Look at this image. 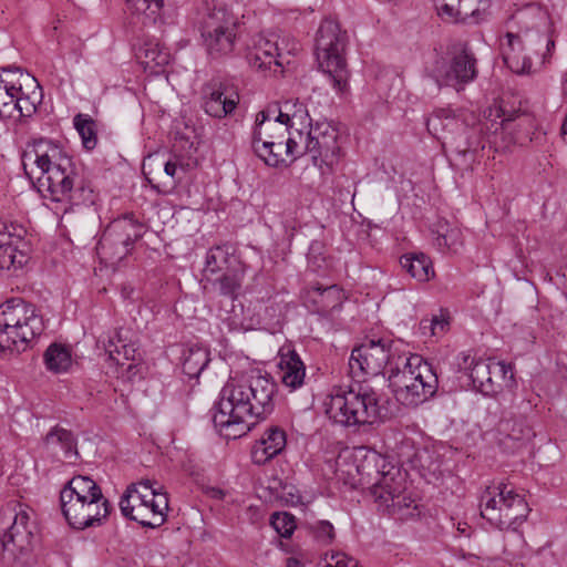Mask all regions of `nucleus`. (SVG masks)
I'll return each instance as SVG.
<instances>
[{
    "mask_svg": "<svg viewBox=\"0 0 567 567\" xmlns=\"http://www.w3.org/2000/svg\"><path fill=\"white\" fill-rule=\"evenodd\" d=\"M276 392L277 384L269 375L230 378L214 406V426L227 440L246 435L274 411Z\"/></svg>",
    "mask_w": 567,
    "mask_h": 567,
    "instance_id": "nucleus-1",
    "label": "nucleus"
},
{
    "mask_svg": "<svg viewBox=\"0 0 567 567\" xmlns=\"http://www.w3.org/2000/svg\"><path fill=\"white\" fill-rule=\"evenodd\" d=\"M41 175L38 177L39 190L43 198L54 206L55 214L62 216L74 206L94 203V192L90 183L79 173L72 157L50 141H39L25 154Z\"/></svg>",
    "mask_w": 567,
    "mask_h": 567,
    "instance_id": "nucleus-2",
    "label": "nucleus"
},
{
    "mask_svg": "<svg viewBox=\"0 0 567 567\" xmlns=\"http://www.w3.org/2000/svg\"><path fill=\"white\" fill-rule=\"evenodd\" d=\"M548 12L545 8L536 3H529L519 9L514 16L513 20L519 27L517 32L508 31L505 35L506 42L502 43V52L505 64L509 70L517 74L528 73L532 69V56L525 51L539 54L533 48L535 40L545 42L547 50L549 45L554 47V41L543 38L536 32L530 34L532 30L538 31L542 27L548 23Z\"/></svg>",
    "mask_w": 567,
    "mask_h": 567,
    "instance_id": "nucleus-3",
    "label": "nucleus"
},
{
    "mask_svg": "<svg viewBox=\"0 0 567 567\" xmlns=\"http://www.w3.org/2000/svg\"><path fill=\"white\" fill-rule=\"evenodd\" d=\"M62 514L79 530L101 525L110 514L109 501L89 476H74L60 493Z\"/></svg>",
    "mask_w": 567,
    "mask_h": 567,
    "instance_id": "nucleus-4",
    "label": "nucleus"
},
{
    "mask_svg": "<svg viewBox=\"0 0 567 567\" xmlns=\"http://www.w3.org/2000/svg\"><path fill=\"white\" fill-rule=\"evenodd\" d=\"M380 396L370 386L358 382L348 389L337 386L324 400V412L336 424L350 427L373 424L380 414Z\"/></svg>",
    "mask_w": 567,
    "mask_h": 567,
    "instance_id": "nucleus-5",
    "label": "nucleus"
},
{
    "mask_svg": "<svg viewBox=\"0 0 567 567\" xmlns=\"http://www.w3.org/2000/svg\"><path fill=\"white\" fill-rule=\"evenodd\" d=\"M394 364L390 368L389 383L400 403L417 406L436 393L437 375L421 355H398Z\"/></svg>",
    "mask_w": 567,
    "mask_h": 567,
    "instance_id": "nucleus-6",
    "label": "nucleus"
},
{
    "mask_svg": "<svg viewBox=\"0 0 567 567\" xmlns=\"http://www.w3.org/2000/svg\"><path fill=\"white\" fill-rule=\"evenodd\" d=\"M482 141L486 138L496 150H508L513 145H525L532 141L536 124L532 114L522 109H507L494 104L478 120Z\"/></svg>",
    "mask_w": 567,
    "mask_h": 567,
    "instance_id": "nucleus-7",
    "label": "nucleus"
},
{
    "mask_svg": "<svg viewBox=\"0 0 567 567\" xmlns=\"http://www.w3.org/2000/svg\"><path fill=\"white\" fill-rule=\"evenodd\" d=\"M43 330V317L34 305L21 298L0 305V353L25 350Z\"/></svg>",
    "mask_w": 567,
    "mask_h": 567,
    "instance_id": "nucleus-8",
    "label": "nucleus"
},
{
    "mask_svg": "<svg viewBox=\"0 0 567 567\" xmlns=\"http://www.w3.org/2000/svg\"><path fill=\"white\" fill-rule=\"evenodd\" d=\"M0 118L30 117L41 100V89L34 76L20 69H1Z\"/></svg>",
    "mask_w": 567,
    "mask_h": 567,
    "instance_id": "nucleus-9",
    "label": "nucleus"
},
{
    "mask_svg": "<svg viewBox=\"0 0 567 567\" xmlns=\"http://www.w3.org/2000/svg\"><path fill=\"white\" fill-rule=\"evenodd\" d=\"M480 509L483 518L502 530H516L529 513L525 497L503 482H493L483 489Z\"/></svg>",
    "mask_w": 567,
    "mask_h": 567,
    "instance_id": "nucleus-10",
    "label": "nucleus"
},
{
    "mask_svg": "<svg viewBox=\"0 0 567 567\" xmlns=\"http://www.w3.org/2000/svg\"><path fill=\"white\" fill-rule=\"evenodd\" d=\"M150 480L131 484L120 501L122 514L144 527L156 528L166 520L167 494Z\"/></svg>",
    "mask_w": 567,
    "mask_h": 567,
    "instance_id": "nucleus-11",
    "label": "nucleus"
},
{
    "mask_svg": "<svg viewBox=\"0 0 567 567\" xmlns=\"http://www.w3.org/2000/svg\"><path fill=\"white\" fill-rule=\"evenodd\" d=\"M426 127L432 136L443 143H454L458 137H464V147L461 144L456 146L463 156L473 157V151L484 147L478 121L472 112L456 114L450 107L435 109L426 118Z\"/></svg>",
    "mask_w": 567,
    "mask_h": 567,
    "instance_id": "nucleus-12",
    "label": "nucleus"
},
{
    "mask_svg": "<svg viewBox=\"0 0 567 567\" xmlns=\"http://www.w3.org/2000/svg\"><path fill=\"white\" fill-rule=\"evenodd\" d=\"M346 32L338 22L326 19L321 22L316 37V56L319 68L324 72L332 86L340 93L348 90L349 72L344 59Z\"/></svg>",
    "mask_w": 567,
    "mask_h": 567,
    "instance_id": "nucleus-13",
    "label": "nucleus"
},
{
    "mask_svg": "<svg viewBox=\"0 0 567 567\" xmlns=\"http://www.w3.org/2000/svg\"><path fill=\"white\" fill-rule=\"evenodd\" d=\"M427 72L437 85L458 92L476 79L477 60L467 43L457 42L450 45L445 53L437 54L427 66Z\"/></svg>",
    "mask_w": 567,
    "mask_h": 567,
    "instance_id": "nucleus-14",
    "label": "nucleus"
},
{
    "mask_svg": "<svg viewBox=\"0 0 567 567\" xmlns=\"http://www.w3.org/2000/svg\"><path fill=\"white\" fill-rule=\"evenodd\" d=\"M142 236L143 225L132 216H123L106 227L96 246V252L102 262L113 266L132 251Z\"/></svg>",
    "mask_w": 567,
    "mask_h": 567,
    "instance_id": "nucleus-15",
    "label": "nucleus"
},
{
    "mask_svg": "<svg viewBox=\"0 0 567 567\" xmlns=\"http://www.w3.org/2000/svg\"><path fill=\"white\" fill-rule=\"evenodd\" d=\"M394 342L388 338L368 339L355 347L349 359V371L353 379L379 375L389 364L391 368L396 358Z\"/></svg>",
    "mask_w": 567,
    "mask_h": 567,
    "instance_id": "nucleus-16",
    "label": "nucleus"
},
{
    "mask_svg": "<svg viewBox=\"0 0 567 567\" xmlns=\"http://www.w3.org/2000/svg\"><path fill=\"white\" fill-rule=\"evenodd\" d=\"M286 39L279 41L272 37L259 34L255 37L251 44L247 48L246 60L249 66L259 72L281 73L286 60V54H295L299 50V43L295 40L288 41L285 47Z\"/></svg>",
    "mask_w": 567,
    "mask_h": 567,
    "instance_id": "nucleus-17",
    "label": "nucleus"
},
{
    "mask_svg": "<svg viewBox=\"0 0 567 567\" xmlns=\"http://www.w3.org/2000/svg\"><path fill=\"white\" fill-rule=\"evenodd\" d=\"M200 30L203 44L212 59L227 56L234 51L236 24L225 9L215 8L208 12Z\"/></svg>",
    "mask_w": 567,
    "mask_h": 567,
    "instance_id": "nucleus-18",
    "label": "nucleus"
},
{
    "mask_svg": "<svg viewBox=\"0 0 567 567\" xmlns=\"http://www.w3.org/2000/svg\"><path fill=\"white\" fill-rule=\"evenodd\" d=\"M33 534L30 514L22 505L8 506L0 512V543L3 550L16 556L30 549Z\"/></svg>",
    "mask_w": 567,
    "mask_h": 567,
    "instance_id": "nucleus-19",
    "label": "nucleus"
},
{
    "mask_svg": "<svg viewBox=\"0 0 567 567\" xmlns=\"http://www.w3.org/2000/svg\"><path fill=\"white\" fill-rule=\"evenodd\" d=\"M312 140L310 156L322 174L330 173L341 157L338 130L327 121H317L309 127Z\"/></svg>",
    "mask_w": 567,
    "mask_h": 567,
    "instance_id": "nucleus-20",
    "label": "nucleus"
},
{
    "mask_svg": "<svg viewBox=\"0 0 567 567\" xmlns=\"http://www.w3.org/2000/svg\"><path fill=\"white\" fill-rule=\"evenodd\" d=\"M405 476L398 466L390 464L371 488L375 501L386 509L399 511L409 507L411 499L405 495Z\"/></svg>",
    "mask_w": 567,
    "mask_h": 567,
    "instance_id": "nucleus-21",
    "label": "nucleus"
},
{
    "mask_svg": "<svg viewBox=\"0 0 567 567\" xmlns=\"http://www.w3.org/2000/svg\"><path fill=\"white\" fill-rule=\"evenodd\" d=\"M22 225L0 218V270H18L28 261Z\"/></svg>",
    "mask_w": 567,
    "mask_h": 567,
    "instance_id": "nucleus-22",
    "label": "nucleus"
},
{
    "mask_svg": "<svg viewBox=\"0 0 567 567\" xmlns=\"http://www.w3.org/2000/svg\"><path fill=\"white\" fill-rule=\"evenodd\" d=\"M200 101L207 115L220 120L236 110L239 94L234 86L214 79L203 85Z\"/></svg>",
    "mask_w": 567,
    "mask_h": 567,
    "instance_id": "nucleus-23",
    "label": "nucleus"
},
{
    "mask_svg": "<svg viewBox=\"0 0 567 567\" xmlns=\"http://www.w3.org/2000/svg\"><path fill=\"white\" fill-rule=\"evenodd\" d=\"M278 375L281 383L291 391L305 383L306 365L291 343L284 344L278 351Z\"/></svg>",
    "mask_w": 567,
    "mask_h": 567,
    "instance_id": "nucleus-24",
    "label": "nucleus"
},
{
    "mask_svg": "<svg viewBox=\"0 0 567 567\" xmlns=\"http://www.w3.org/2000/svg\"><path fill=\"white\" fill-rule=\"evenodd\" d=\"M460 368L468 371L473 386L484 395L497 392V386L492 378L494 374L493 361L472 358L470 354L463 353Z\"/></svg>",
    "mask_w": 567,
    "mask_h": 567,
    "instance_id": "nucleus-25",
    "label": "nucleus"
},
{
    "mask_svg": "<svg viewBox=\"0 0 567 567\" xmlns=\"http://www.w3.org/2000/svg\"><path fill=\"white\" fill-rule=\"evenodd\" d=\"M287 435L279 426L268 427L260 440L252 446L251 457L254 463L262 465L279 455L286 447Z\"/></svg>",
    "mask_w": 567,
    "mask_h": 567,
    "instance_id": "nucleus-26",
    "label": "nucleus"
},
{
    "mask_svg": "<svg viewBox=\"0 0 567 567\" xmlns=\"http://www.w3.org/2000/svg\"><path fill=\"white\" fill-rule=\"evenodd\" d=\"M275 110L270 107L256 114L255 126L251 136V144H261L265 140L284 141L286 128L276 117L272 118Z\"/></svg>",
    "mask_w": 567,
    "mask_h": 567,
    "instance_id": "nucleus-27",
    "label": "nucleus"
},
{
    "mask_svg": "<svg viewBox=\"0 0 567 567\" xmlns=\"http://www.w3.org/2000/svg\"><path fill=\"white\" fill-rule=\"evenodd\" d=\"M276 120L279 121V124L285 125V128H309L312 123L307 106L298 99L284 101L279 106Z\"/></svg>",
    "mask_w": 567,
    "mask_h": 567,
    "instance_id": "nucleus-28",
    "label": "nucleus"
},
{
    "mask_svg": "<svg viewBox=\"0 0 567 567\" xmlns=\"http://www.w3.org/2000/svg\"><path fill=\"white\" fill-rule=\"evenodd\" d=\"M136 56L150 73H159L171 59L168 51L155 39L145 40Z\"/></svg>",
    "mask_w": 567,
    "mask_h": 567,
    "instance_id": "nucleus-29",
    "label": "nucleus"
},
{
    "mask_svg": "<svg viewBox=\"0 0 567 567\" xmlns=\"http://www.w3.org/2000/svg\"><path fill=\"white\" fill-rule=\"evenodd\" d=\"M390 464L381 454L374 451H367L357 465V471L361 476V482L370 485V488H372L375 481L381 478V475H383V472H385Z\"/></svg>",
    "mask_w": 567,
    "mask_h": 567,
    "instance_id": "nucleus-30",
    "label": "nucleus"
},
{
    "mask_svg": "<svg viewBox=\"0 0 567 567\" xmlns=\"http://www.w3.org/2000/svg\"><path fill=\"white\" fill-rule=\"evenodd\" d=\"M43 361L48 371L60 374L66 373L73 367L71 349L61 343H51L43 353Z\"/></svg>",
    "mask_w": 567,
    "mask_h": 567,
    "instance_id": "nucleus-31",
    "label": "nucleus"
},
{
    "mask_svg": "<svg viewBox=\"0 0 567 567\" xmlns=\"http://www.w3.org/2000/svg\"><path fill=\"white\" fill-rule=\"evenodd\" d=\"M286 133H288V137L284 141L285 155H287L289 163H293L297 158L306 154L310 155L312 140L309 128H286Z\"/></svg>",
    "mask_w": 567,
    "mask_h": 567,
    "instance_id": "nucleus-32",
    "label": "nucleus"
},
{
    "mask_svg": "<svg viewBox=\"0 0 567 567\" xmlns=\"http://www.w3.org/2000/svg\"><path fill=\"white\" fill-rule=\"evenodd\" d=\"M235 262H237V259L229 251L228 246L213 247L206 255L204 276L207 280H210V276L231 269V265Z\"/></svg>",
    "mask_w": 567,
    "mask_h": 567,
    "instance_id": "nucleus-33",
    "label": "nucleus"
},
{
    "mask_svg": "<svg viewBox=\"0 0 567 567\" xmlns=\"http://www.w3.org/2000/svg\"><path fill=\"white\" fill-rule=\"evenodd\" d=\"M254 153L270 167L288 166L287 155H285L284 141L265 140L261 144L252 143Z\"/></svg>",
    "mask_w": 567,
    "mask_h": 567,
    "instance_id": "nucleus-34",
    "label": "nucleus"
},
{
    "mask_svg": "<svg viewBox=\"0 0 567 567\" xmlns=\"http://www.w3.org/2000/svg\"><path fill=\"white\" fill-rule=\"evenodd\" d=\"M400 264L417 281H429L434 277L432 261L422 252L404 255L401 257Z\"/></svg>",
    "mask_w": 567,
    "mask_h": 567,
    "instance_id": "nucleus-35",
    "label": "nucleus"
},
{
    "mask_svg": "<svg viewBox=\"0 0 567 567\" xmlns=\"http://www.w3.org/2000/svg\"><path fill=\"white\" fill-rule=\"evenodd\" d=\"M497 430L499 434L515 441H529L535 434L525 417L504 416L501 419Z\"/></svg>",
    "mask_w": 567,
    "mask_h": 567,
    "instance_id": "nucleus-36",
    "label": "nucleus"
},
{
    "mask_svg": "<svg viewBox=\"0 0 567 567\" xmlns=\"http://www.w3.org/2000/svg\"><path fill=\"white\" fill-rule=\"evenodd\" d=\"M209 351L205 347L193 346L183 352V371L189 378H197L209 363Z\"/></svg>",
    "mask_w": 567,
    "mask_h": 567,
    "instance_id": "nucleus-37",
    "label": "nucleus"
},
{
    "mask_svg": "<svg viewBox=\"0 0 567 567\" xmlns=\"http://www.w3.org/2000/svg\"><path fill=\"white\" fill-rule=\"evenodd\" d=\"M44 445L52 451L61 450L69 457L75 453V436L71 431L55 425L45 435Z\"/></svg>",
    "mask_w": 567,
    "mask_h": 567,
    "instance_id": "nucleus-38",
    "label": "nucleus"
},
{
    "mask_svg": "<svg viewBox=\"0 0 567 567\" xmlns=\"http://www.w3.org/2000/svg\"><path fill=\"white\" fill-rule=\"evenodd\" d=\"M73 124L81 137L83 147L87 151L94 150L97 144L95 121L87 114L79 113L73 117Z\"/></svg>",
    "mask_w": 567,
    "mask_h": 567,
    "instance_id": "nucleus-39",
    "label": "nucleus"
},
{
    "mask_svg": "<svg viewBox=\"0 0 567 567\" xmlns=\"http://www.w3.org/2000/svg\"><path fill=\"white\" fill-rule=\"evenodd\" d=\"M435 244L441 250H447L452 254H457L463 247V234L457 227H450L449 225L442 226L439 231Z\"/></svg>",
    "mask_w": 567,
    "mask_h": 567,
    "instance_id": "nucleus-40",
    "label": "nucleus"
},
{
    "mask_svg": "<svg viewBox=\"0 0 567 567\" xmlns=\"http://www.w3.org/2000/svg\"><path fill=\"white\" fill-rule=\"evenodd\" d=\"M244 274L237 269H229L214 281L221 296L235 298L241 287Z\"/></svg>",
    "mask_w": 567,
    "mask_h": 567,
    "instance_id": "nucleus-41",
    "label": "nucleus"
},
{
    "mask_svg": "<svg viewBox=\"0 0 567 567\" xmlns=\"http://www.w3.org/2000/svg\"><path fill=\"white\" fill-rule=\"evenodd\" d=\"M126 4L135 13L144 14L155 22L161 17L164 0H126Z\"/></svg>",
    "mask_w": 567,
    "mask_h": 567,
    "instance_id": "nucleus-42",
    "label": "nucleus"
},
{
    "mask_svg": "<svg viewBox=\"0 0 567 567\" xmlns=\"http://www.w3.org/2000/svg\"><path fill=\"white\" fill-rule=\"evenodd\" d=\"M102 343L103 348L109 357V361L115 367H124L123 350L121 349L122 337L118 332L114 336L109 337L107 340H99V344Z\"/></svg>",
    "mask_w": 567,
    "mask_h": 567,
    "instance_id": "nucleus-43",
    "label": "nucleus"
},
{
    "mask_svg": "<svg viewBox=\"0 0 567 567\" xmlns=\"http://www.w3.org/2000/svg\"><path fill=\"white\" fill-rule=\"evenodd\" d=\"M274 529L284 538H289L296 529L295 516L289 513H274L270 517Z\"/></svg>",
    "mask_w": 567,
    "mask_h": 567,
    "instance_id": "nucleus-44",
    "label": "nucleus"
},
{
    "mask_svg": "<svg viewBox=\"0 0 567 567\" xmlns=\"http://www.w3.org/2000/svg\"><path fill=\"white\" fill-rule=\"evenodd\" d=\"M439 16L449 19L466 18L465 16V0H433Z\"/></svg>",
    "mask_w": 567,
    "mask_h": 567,
    "instance_id": "nucleus-45",
    "label": "nucleus"
},
{
    "mask_svg": "<svg viewBox=\"0 0 567 567\" xmlns=\"http://www.w3.org/2000/svg\"><path fill=\"white\" fill-rule=\"evenodd\" d=\"M398 456L402 462H413L414 457L422 458V453L416 452L414 449V442L410 437L403 436L396 446Z\"/></svg>",
    "mask_w": 567,
    "mask_h": 567,
    "instance_id": "nucleus-46",
    "label": "nucleus"
},
{
    "mask_svg": "<svg viewBox=\"0 0 567 567\" xmlns=\"http://www.w3.org/2000/svg\"><path fill=\"white\" fill-rule=\"evenodd\" d=\"M117 377L124 379L125 381H134L135 378L142 375L143 365L141 361H130L125 362L124 367H116Z\"/></svg>",
    "mask_w": 567,
    "mask_h": 567,
    "instance_id": "nucleus-47",
    "label": "nucleus"
},
{
    "mask_svg": "<svg viewBox=\"0 0 567 567\" xmlns=\"http://www.w3.org/2000/svg\"><path fill=\"white\" fill-rule=\"evenodd\" d=\"M313 533L318 540L330 544L334 539V528L328 520H320L313 526Z\"/></svg>",
    "mask_w": 567,
    "mask_h": 567,
    "instance_id": "nucleus-48",
    "label": "nucleus"
},
{
    "mask_svg": "<svg viewBox=\"0 0 567 567\" xmlns=\"http://www.w3.org/2000/svg\"><path fill=\"white\" fill-rule=\"evenodd\" d=\"M493 368L494 375L501 377L505 385L509 386L514 383V371L512 363H506L504 361H493Z\"/></svg>",
    "mask_w": 567,
    "mask_h": 567,
    "instance_id": "nucleus-49",
    "label": "nucleus"
},
{
    "mask_svg": "<svg viewBox=\"0 0 567 567\" xmlns=\"http://www.w3.org/2000/svg\"><path fill=\"white\" fill-rule=\"evenodd\" d=\"M491 2L492 0H465V16H475L481 11H485Z\"/></svg>",
    "mask_w": 567,
    "mask_h": 567,
    "instance_id": "nucleus-50",
    "label": "nucleus"
},
{
    "mask_svg": "<svg viewBox=\"0 0 567 567\" xmlns=\"http://www.w3.org/2000/svg\"><path fill=\"white\" fill-rule=\"evenodd\" d=\"M121 349L123 350V361L130 362V361H141V354L137 351V348L132 342H125L122 339Z\"/></svg>",
    "mask_w": 567,
    "mask_h": 567,
    "instance_id": "nucleus-51",
    "label": "nucleus"
},
{
    "mask_svg": "<svg viewBox=\"0 0 567 567\" xmlns=\"http://www.w3.org/2000/svg\"><path fill=\"white\" fill-rule=\"evenodd\" d=\"M431 321L433 328H435L434 337H441L446 332L449 328V320L444 316H433Z\"/></svg>",
    "mask_w": 567,
    "mask_h": 567,
    "instance_id": "nucleus-52",
    "label": "nucleus"
},
{
    "mask_svg": "<svg viewBox=\"0 0 567 567\" xmlns=\"http://www.w3.org/2000/svg\"><path fill=\"white\" fill-rule=\"evenodd\" d=\"M420 330L423 336L434 337V330L431 319H422L420 322Z\"/></svg>",
    "mask_w": 567,
    "mask_h": 567,
    "instance_id": "nucleus-53",
    "label": "nucleus"
},
{
    "mask_svg": "<svg viewBox=\"0 0 567 567\" xmlns=\"http://www.w3.org/2000/svg\"><path fill=\"white\" fill-rule=\"evenodd\" d=\"M324 567H358V563L357 560L354 559H347V561L342 558V559H339L334 566L332 565H327Z\"/></svg>",
    "mask_w": 567,
    "mask_h": 567,
    "instance_id": "nucleus-54",
    "label": "nucleus"
},
{
    "mask_svg": "<svg viewBox=\"0 0 567 567\" xmlns=\"http://www.w3.org/2000/svg\"><path fill=\"white\" fill-rule=\"evenodd\" d=\"M164 171L168 176L174 177L177 172V165L173 162H166L164 165Z\"/></svg>",
    "mask_w": 567,
    "mask_h": 567,
    "instance_id": "nucleus-55",
    "label": "nucleus"
},
{
    "mask_svg": "<svg viewBox=\"0 0 567 567\" xmlns=\"http://www.w3.org/2000/svg\"><path fill=\"white\" fill-rule=\"evenodd\" d=\"M286 567H303V566L296 558H289L287 560Z\"/></svg>",
    "mask_w": 567,
    "mask_h": 567,
    "instance_id": "nucleus-56",
    "label": "nucleus"
},
{
    "mask_svg": "<svg viewBox=\"0 0 567 567\" xmlns=\"http://www.w3.org/2000/svg\"><path fill=\"white\" fill-rule=\"evenodd\" d=\"M561 136H563L564 141L567 143V114H566L565 121L561 125Z\"/></svg>",
    "mask_w": 567,
    "mask_h": 567,
    "instance_id": "nucleus-57",
    "label": "nucleus"
},
{
    "mask_svg": "<svg viewBox=\"0 0 567 567\" xmlns=\"http://www.w3.org/2000/svg\"><path fill=\"white\" fill-rule=\"evenodd\" d=\"M324 292L328 293V295H333V293H337L338 297H340V291L337 289L336 286H331L329 288H326L324 289Z\"/></svg>",
    "mask_w": 567,
    "mask_h": 567,
    "instance_id": "nucleus-58",
    "label": "nucleus"
},
{
    "mask_svg": "<svg viewBox=\"0 0 567 567\" xmlns=\"http://www.w3.org/2000/svg\"><path fill=\"white\" fill-rule=\"evenodd\" d=\"M563 91H564L565 95L567 96V73H566L565 80L563 82Z\"/></svg>",
    "mask_w": 567,
    "mask_h": 567,
    "instance_id": "nucleus-59",
    "label": "nucleus"
}]
</instances>
